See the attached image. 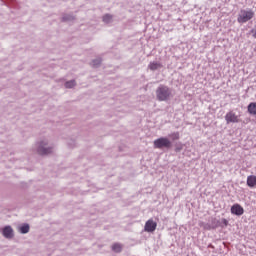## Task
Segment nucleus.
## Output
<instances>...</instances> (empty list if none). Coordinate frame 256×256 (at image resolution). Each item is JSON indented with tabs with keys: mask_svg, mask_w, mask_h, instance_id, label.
Listing matches in <instances>:
<instances>
[{
	"mask_svg": "<svg viewBox=\"0 0 256 256\" xmlns=\"http://www.w3.org/2000/svg\"><path fill=\"white\" fill-rule=\"evenodd\" d=\"M158 101H169L171 99V89L165 85H160L156 90Z\"/></svg>",
	"mask_w": 256,
	"mask_h": 256,
	"instance_id": "f257e3e1",
	"label": "nucleus"
},
{
	"mask_svg": "<svg viewBox=\"0 0 256 256\" xmlns=\"http://www.w3.org/2000/svg\"><path fill=\"white\" fill-rule=\"evenodd\" d=\"M253 17H255V12L251 9L245 10V9H241L238 17H237V21L238 23H247L248 21H251V19H253Z\"/></svg>",
	"mask_w": 256,
	"mask_h": 256,
	"instance_id": "f03ea898",
	"label": "nucleus"
},
{
	"mask_svg": "<svg viewBox=\"0 0 256 256\" xmlns=\"http://www.w3.org/2000/svg\"><path fill=\"white\" fill-rule=\"evenodd\" d=\"M171 146V140H169L167 137H160L154 140V149H171Z\"/></svg>",
	"mask_w": 256,
	"mask_h": 256,
	"instance_id": "7ed1b4c3",
	"label": "nucleus"
},
{
	"mask_svg": "<svg viewBox=\"0 0 256 256\" xmlns=\"http://www.w3.org/2000/svg\"><path fill=\"white\" fill-rule=\"evenodd\" d=\"M225 121H226L227 125H229V123H240L241 118H239V116L231 110V111L226 113Z\"/></svg>",
	"mask_w": 256,
	"mask_h": 256,
	"instance_id": "20e7f679",
	"label": "nucleus"
},
{
	"mask_svg": "<svg viewBox=\"0 0 256 256\" xmlns=\"http://www.w3.org/2000/svg\"><path fill=\"white\" fill-rule=\"evenodd\" d=\"M157 229V222H155L153 219H149L146 221L144 230L147 233H154V231Z\"/></svg>",
	"mask_w": 256,
	"mask_h": 256,
	"instance_id": "39448f33",
	"label": "nucleus"
},
{
	"mask_svg": "<svg viewBox=\"0 0 256 256\" xmlns=\"http://www.w3.org/2000/svg\"><path fill=\"white\" fill-rule=\"evenodd\" d=\"M232 215H237L238 217H241L243 213H245V209L240 204H234L232 205L230 209Z\"/></svg>",
	"mask_w": 256,
	"mask_h": 256,
	"instance_id": "423d86ee",
	"label": "nucleus"
},
{
	"mask_svg": "<svg viewBox=\"0 0 256 256\" xmlns=\"http://www.w3.org/2000/svg\"><path fill=\"white\" fill-rule=\"evenodd\" d=\"M53 148H45V143H41L38 148L39 155H49V153H52Z\"/></svg>",
	"mask_w": 256,
	"mask_h": 256,
	"instance_id": "0eeeda50",
	"label": "nucleus"
},
{
	"mask_svg": "<svg viewBox=\"0 0 256 256\" xmlns=\"http://www.w3.org/2000/svg\"><path fill=\"white\" fill-rule=\"evenodd\" d=\"M3 235L4 237H6L7 239H11V237H13V228H11L10 226H6L3 229Z\"/></svg>",
	"mask_w": 256,
	"mask_h": 256,
	"instance_id": "6e6552de",
	"label": "nucleus"
},
{
	"mask_svg": "<svg viewBox=\"0 0 256 256\" xmlns=\"http://www.w3.org/2000/svg\"><path fill=\"white\" fill-rule=\"evenodd\" d=\"M246 183H247L248 187H251V188L255 187L256 186V176L255 175L248 176Z\"/></svg>",
	"mask_w": 256,
	"mask_h": 256,
	"instance_id": "1a4fd4ad",
	"label": "nucleus"
},
{
	"mask_svg": "<svg viewBox=\"0 0 256 256\" xmlns=\"http://www.w3.org/2000/svg\"><path fill=\"white\" fill-rule=\"evenodd\" d=\"M163 65L159 62H150L149 69L150 71H157V69H161Z\"/></svg>",
	"mask_w": 256,
	"mask_h": 256,
	"instance_id": "9d476101",
	"label": "nucleus"
},
{
	"mask_svg": "<svg viewBox=\"0 0 256 256\" xmlns=\"http://www.w3.org/2000/svg\"><path fill=\"white\" fill-rule=\"evenodd\" d=\"M248 113L250 115H256V102H251L248 105Z\"/></svg>",
	"mask_w": 256,
	"mask_h": 256,
	"instance_id": "9b49d317",
	"label": "nucleus"
},
{
	"mask_svg": "<svg viewBox=\"0 0 256 256\" xmlns=\"http://www.w3.org/2000/svg\"><path fill=\"white\" fill-rule=\"evenodd\" d=\"M170 138H172V141H179L180 135L179 132H174L169 135Z\"/></svg>",
	"mask_w": 256,
	"mask_h": 256,
	"instance_id": "f8f14e48",
	"label": "nucleus"
},
{
	"mask_svg": "<svg viewBox=\"0 0 256 256\" xmlns=\"http://www.w3.org/2000/svg\"><path fill=\"white\" fill-rule=\"evenodd\" d=\"M121 249H122L121 244H114L112 246V251H114L115 253H121Z\"/></svg>",
	"mask_w": 256,
	"mask_h": 256,
	"instance_id": "ddd939ff",
	"label": "nucleus"
},
{
	"mask_svg": "<svg viewBox=\"0 0 256 256\" xmlns=\"http://www.w3.org/2000/svg\"><path fill=\"white\" fill-rule=\"evenodd\" d=\"M20 233H29V224H24L23 226L20 227Z\"/></svg>",
	"mask_w": 256,
	"mask_h": 256,
	"instance_id": "4468645a",
	"label": "nucleus"
},
{
	"mask_svg": "<svg viewBox=\"0 0 256 256\" xmlns=\"http://www.w3.org/2000/svg\"><path fill=\"white\" fill-rule=\"evenodd\" d=\"M72 87H75V81L71 80L65 83V88L66 89H72Z\"/></svg>",
	"mask_w": 256,
	"mask_h": 256,
	"instance_id": "2eb2a0df",
	"label": "nucleus"
},
{
	"mask_svg": "<svg viewBox=\"0 0 256 256\" xmlns=\"http://www.w3.org/2000/svg\"><path fill=\"white\" fill-rule=\"evenodd\" d=\"M111 19H113V17L109 14H106L104 17H103V21L104 23H110L111 22Z\"/></svg>",
	"mask_w": 256,
	"mask_h": 256,
	"instance_id": "dca6fc26",
	"label": "nucleus"
},
{
	"mask_svg": "<svg viewBox=\"0 0 256 256\" xmlns=\"http://www.w3.org/2000/svg\"><path fill=\"white\" fill-rule=\"evenodd\" d=\"M221 224H222L221 227H227V225H229V221L227 219L223 218L221 220Z\"/></svg>",
	"mask_w": 256,
	"mask_h": 256,
	"instance_id": "f3484780",
	"label": "nucleus"
},
{
	"mask_svg": "<svg viewBox=\"0 0 256 256\" xmlns=\"http://www.w3.org/2000/svg\"><path fill=\"white\" fill-rule=\"evenodd\" d=\"M97 65H101V59H97L93 61V66L97 67Z\"/></svg>",
	"mask_w": 256,
	"mask_h": 256,
	"instance_id": "a211bd4d",
	"label": "nucleus"
},
{
	"mask_svg": "<svg viewBox=\"0 0 256 256\" xmlns=\"http://www.w3.org/2000/svg\"><path fill=\"white\" fill-rule=\"evenodd\" d=\"M251 33H253V37H254V39H256V26H255V29L251 30Z\"/></svg>",
	"mask_w": 256,
	"mask_h": 256,
	"instance_id": "6ab92c4d",
	"label": "nucleus"
},
{
	"mask_svg": "<svg viewBox=\"0 0 256 256\" xmlns=\"http://www.w3.org/2000/svg\"><path fill=\"white\" fill-rule=\"evenodd\" d=\"M181 149H183V147H177V148L175 149V151H176L177 153H179V151H181Z\"/></svg>",
	"mask_w": 256,
	"mask_h": 256,
	"instance_id": "aec40b11",
	"label": "nucleus"
}]
</instances>
